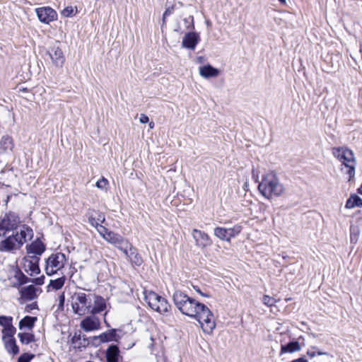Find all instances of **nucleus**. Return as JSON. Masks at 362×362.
<instances>
[{
  "label": "nucleus",
  "instance_id": "obj_50",
  "mask_svg": "<svg viewBox=\"0 0 362 362\" xmlns=\"http://www.w3.org/2000/svg\"><path fill=\"white\" fill-rule=\"evenodd\" d=\"M64 300H65L64 294V293H62L59 296V305L61 307H63Z\"/></svg>",
  "mask_w": 362,
  "mask_h": 362
},
{
  "label": "nucleus",
  "instance_id": "obj_15",
  "mask_svg": "<svg viewBox=\"0 0 362 362\" xmlns=\"http://www.w3.org/2000/svg\"><path fill=\"white\" fill-rule=\"evenodd\" d=\"M108 243L115 245L119 250H123L125 246H129L127 240H124V238L118 233L110 231L107 234L105 239Z\"/></svg>",
  "mask_w": 362,
  "mask_h": 362
},
{
  "label": "nucleus",
  "instance_id": "obj_37",
  "mask_svg": "<svg viewBox=\"0 0 362 362\" xmlns=\"http://www.w3.org/2000/svg\"><path fill=\"white\" fill-rule=\"evenodd\" d=\"M262 301L265 305L268 307L273 306L276 303V300L275 298L267 295H264L262 297Z\"/></svg>",
  "mask_w": 362,
  "mask_h": 362
},
{
  "label": "nucleus",
  "instance_id": "obj_33",
  "mask_svg": "<svg viewBox=\"0 0 362 362\" xmlns=\"http://www.w3.org/2000/svg\"><path fill=\"white\" fill-rule=\"evenodd\" d=\"M15 276L18 280V285L20 286L31 282L32 279L25 276L22 272L16 273Z\"/></svg>",
  "mask_w": 362,
  "mask_h": 362
},
{
  "label": "nucleus",
  "instance_id": "obj_35",
  "mask_svg": "<svg viewBox=\"0 0 362 362\" xmlns=\"http://www.w3.org/2000/svg\"><path fill=\"white\" fill-rule=\"evenodd\" d=\"M227 229L228 232L229 239L230 240L231 238L237 236L240 233L242 227L238 225H236L233 228H228Z\"/></svg>",
  "mask_w": 362,
  "mask_h": 362
},
{
  "label": "nucleus",
  "instance_id": "obj_58",
  "mask_svg": "<svg viewBox=\"0 0 362 362\" xmlns=\"http://www.w3.org/2000/svg\"><path fill=\"white\" fill-rule=\"evenodd\" d=\"M358 193L362 194V185L361 187L358 189Z\"/></svg>",
  "mask_w": 362,
  "mask_h": 362
},
{
  "label": "nucleus",
  "instance_id": "obj_11",
  "mask_svg": "<svg viewBox=\"0 0 362 362\" xmlns=\"http://www.w3.org/2000/svg\"><path fill=\"white\" fill-rule=\"evenodd\" d=\"M21 299L24 301L33 300L37 297V293L42 292L40 288H36L33 285L23 286L20 289Z\"/></svg>",
  "mask_w": 362,
  "mask_h": 362
},
{
  "label": "nucleus",
  "instance_id": "obj_21",
  "mask_svg": "<svg viewBox=\"0 0 362 362\" xmlns=\"http://www.w3.org/2000/svg\"><path fill=\"white\" fill-rule=\"evenodd\" d=\"M119 357V349L117 345L111 344L105 352L107 362H118Z\"/></svg>",
  "mask_w": 362,
  "mask_h": 362
},
{
  "label": "nucleus",
  "instance_id": "obj_36",
  "mask_svg": "<svg viewBox=\"0 0 362 362\" xmlns=\"http://www.w3.org/2000/svg\"><path fill=\"white\" fill-rule=\"evenodd\" d=\"M13 317L4 315L0 316V325L4 328L9 327L12 325Z\"/></svg>",
  "mask_w": 362,
  "mask_h": 362
},
{
  "label": "nucleus",
  "instance_id": "obj_7",
  "mask_svg": "<svg viewBox=\"0 0 362 362\" xmlns=\"http://www.w3.org/2000/svg\"><path fill=\"white\" fill-rule=\"evenodd\" d=\"M66 262V255L62 252L52 254L45 262V272L48 276H52L57 273L58 271L64 268Z\"/></svg>",
  "mask_w": 362,
  "mask_h": 362
},
{
  "label": "nucleus",
  "instance_id": "obj_6",
  "mask_svg": "<svg viewBox=\"0 0 362 362\" xmlns=\"http://www.w3.org/2000/svg\"><path fill=\"white\" fill-rule=\"evenodd\" d=\"M144 299L151 309L159 313L163 314L170 310V305L167 300L153 291H145Z\"/></svg>",
  "mask_w": 362,
  "mask_h": 362
},
{
  "label": "nucleus",
  "instance_id": "obj_17",
  "mask_svg": "<svg viewBox=\"0 0 362 362\" xmlns=\"http://www.w3.org/2000/svg\"><path fill=\"white\" fill-rule=\"evenodd\" d=\"M122 251L133 264L140 266L142 264V259L136 252V248L132 247L129 244V246H125Z\"/></svg>",
  "mask_w": 362,
  "mask_h": 362
},
{
  "label": "nucleus",
  "instance_id": "obj_51",
  "mask_svg": "<svg viewBox=\"0 0 362 362\" xmlns=\"http://www.w3.org/2000/svg\"><path fill=\"white\" fill-rule=\"evenodd\" d=\"M317 354L318 356H325V358H326V360L328 361V362H331V361L332 360L333 357L330 355H327V354L325 353H322V352H320L318 351L317 352Z\"/></svg>",
  "mask_w": 362,
  "mask_h": 362
},
{
  "label": "nucleus",
  "instance_id": "obj_41",
  "mask_svg": "<svg viewBox=\"0 0 362 362\" xmlns=\"http://www.w3.org/2000/svg\"><path fill=\"white\" fill-rule=\"evenodd\" d=\"M108 185V181L105 177L100 179L96 182L95 186L100 189H105Z\"/></svg>",
  "mask_w": 362,
  "mask_h": 362
},
{
  "label": "nucleus",
  "instance_id": "obj_46",
  "mask_svg": "<svg viewBox=\"0 0 362 362\" xmlns=\"http://www.w3.org/2000/svg\"><path fill=\"white\" fill-rule=\"evenodd\" d=\"M45 276H41L40 277L35 278L31 279V283L35 284L36 285H42L44 284Z\"/></svg>",
  "mask_w": 362,
  "mask_h": 362
},
{
  "label": "nucleus",
  "instance_id": "obj_32",
  "mask_svg": "<svg viewBox=\"0 0 362 362\" xmlns=\"http://www.w3.org/2000/svg\"><path fill=\"white\" fill-rule=\"evenodd\" d=\"M16 332V327L13 326V325H11L9 327H5L2 330L3 333V340L7 339L6 338H13V335L15 334Z\"/></svg>",
  "mask_w": 362,
  "mask_h": 362
},
{
  "label": "nucleus",
  "instance_id": "obj_24",
  "mask_svg": "<svg viewBox=\"0 0 362 362\" xmlns=\"http://www.w3.org/2000/svg\"><path fill=\"white\" fill-rule=\"evenodd\" d=\"M71 342L74 349L85 348L89 346L88 337H86L85 335L81 336V334H75L71 338Z\"/></svg>",
  "mask_w": 362,
  "mask_h": 362
},
{
  "label": "nucleus",
  "instance_id": "obj_56",
  "mask_svg": "<svg viewBox=\"0 0 362 362\" xmlns=\"http://www.w3.org/2000/svg\"><path fill=\"white\" fill-rule=\"evenodd\" d=\"M148 125H149L150 129H153L154 127V122H149Z\"/></svg>",
  "mask_w": 362,
  "mask_h": 362
},
{
  "label": "nucleus",
  "instance_id": "obj_59",
  "mask_svg": "<svg viewBox=\"0 0 362 362\" xmlns=\"http://www.w3.org/2000/svg\"><path fill=\"white\" fill-rule=\"evenodd\" d=\"M10 197V195H7L6 199H5L6 204H7V203L8 202Z\"/></svg>",
  "mask_w": 362,
  "mask_h": 362
},
{
  "label": "nucleus",
  "instance_id": "obj_9",
  "mask_svg": "<svg viewBox=\"0 0 362 362\" xmlns=\"http://www.w3.org/2000/svg\"><path fill=\"white\" fill-rule=\"evenodd\" d=\"M35 13L39 21L45 24H49L57 18V12L49 6L37 8Z\"/></svg>",
  "mask_w": 362,
  "mask_h": 362
},
{
  "label": "nucleus",
  "instance_id": "obj_55",
  "mask_svg": "<svg viewBox=\"0 0 362 362\" xmlns=\"http://www.w3.org/2000/svg\"><path fill=\"white\" fill-rule=\"evenodd\" d=\"M197 291L203 296H208V295L203 293L202 291H201L199 289H197Z\"/></svg>",
  "mask_w": 362,
  "mask_h": 362
},
{
  "label": "nucleus",
  "instance_id": "obj_40",
  "mask_svg": "<svg viewBox=\"0 0 362 362\" xmlns=\"http://www.w3.org/2000/svg\"><path fill=\"white\" fill-rule=\"evenodd\" d=\"M61 13L64 17H71L74 14V8L71 6H67L62 11Z\"/></svg>",
  "mask_w": 362,
  "mask_h": 362
},
{
  "label": "nucleus",
  "instance_id": "obj_19",
  "mask_svg": "<svg viewBox=\"0 0 362 362\" xmlns=\"http://www.w3.org/2000/svg\"><path fill=\"white\" fill-rule=\"evenodd\" d=\"M301 349V345L298 340L293 339L286 344H281L280 355L286 353H294L299 351Z\"/></svg>",
  "mask_w": 362,
  "mask_h": 362
},
{
  "label": "nucleus",
  "instance_id": "obj_25",
  "mask_svg": "<svg viewBox=\"0 0 362 362\" xmlns=\"http://www.w3.org/2000/svg\"><path fill=\"white\" fill-rule=\"evenodd\" d=\"M13 139L9 136H4L0 140V153H5L8 151H12L13 148Z\"/></svg>",
  "mask_w": 362,
  "mask_h": 362
},
{
  "label": "nucleus",
  "instance_id": "obj_34",
  "mask_svg": "<svg viewBox=\"0 0 362 362\" xmlns=\"http://www.w3.org/2000/svg\"><path fill=\"white\" fill-rule=\"evenodd\" d=\"M105 221V217L103 214H98V216L97 218L93 216H90L88 218V223L95 227V228H98L100 225L99 221L103 222Z\"/></svg>",
  "mask_w": 362,
  "mask_h": 362
},
{
  "label": "nucleus",
  "instance_id": "obj_48",
  "mask_svg": "<svg viewBox=\"0 0 362 362\" xmlns=\"http://www.w3.org/2000/svg\"><path fill=\"white\" fill-rule=\"evenodd\" d=\"M252 176L256 182H259V172L257 170L255 169L254 168L252 170Z\"/></svg>",
  "mask_w": 362,
  "mask_h": 362
},
{
  "label": "nucleus",
  "instance_id": "obj_23",
  "mask_svg": "<svg viewBox=\"0 0 362 362\" xmlns=\"http://www.w3.org/2000/svg\"><path fill=\"white\" fill-rule=\"evenodd\" d=\"M218 69L213 67L209 64L199 67V74L205 78L216 77L218 75Z\"/></svg>",
  "mask_w": 362,
  "mask_h": 362
},
{
  "label": "nucleus",
  "instance_id": "obj_29",
  "mask_svg": "<svg viewBox=\"0 0 362 362\" xmlns=\"http://www.w3.org/2000/svg\"><path fill=\"white\" fill-rule=\"evenodd\" d=\"M216 237L223 241L230 242L228 229L223 227H216L214 230Z\"/></svg>",
  "mask_w": 362,
  "mask_h": 362
},
{
  "label": "nucleus",
  "instance_id": "obj_44",
  "mask_svg": "<svg viewBox=\"0 0 362 362\" xmlns=\"http://www.w3.org/2000/svg\"><path fill=\"white\" fill-rule=\"evenodd\" d=\"M38 308V306H37V302H33L30 304H28L25 308V311L27 312V313H30L31 310H35V309H37Z\"/></svg>",
  "mask_w": 362,
  "mask_h": 362
},
{
  "label": "nucleus",
  "instance_id": "obj_13",
  "mask_svg": "<svg viewBox=\"0 0 362 362\" xmlns=\"http://www.w3.org/2000/svg\"><path fill=\"white\" fill-rule=\"evenodd\" d=\"M200 40L199 35L195 32L186 33L182 39V46L186 49L194 50Z\"/></svg>",
  "mask_w": 362,
  "mask_h": 362
},
{
  "label": "nucleus",
  "instance_id": "obj_30",
  "mask_svg": "<svg viewBox=\"0 0 362 362\" xmlns=\"http://www.w3.org/2000/svg\"><path fill=\"white\" fill-rule=\"evenodd\" d=\"M18 337L23 344H28L35 341V335L31 333H18Z\"/></svg>",
  "mask_w": 362,
  "mask_h": 362
},
{
  "label": "nucleus",
  "instance_id": "obj_43",
  "mask_svg": "<svg viewBox=\"0 0 362 362\" xmlns=\"http://www.w3.org/2000/svg\"><path fill=\"white\" fill-rule=\"evenodd\" d=\"M96 229H97L98 232L100 233V235L104 239H105V237L107 236V234L110 232V230H108L107 228H106L105 227L103 226L101 224H100L98 228H96Z\"/></svg>",
  "mask_w": 362,
  "mask_h": 362
},
{
  "label": "nucleus",
  "instance_id": "obj_54",
  "mask_svg": "<svg viewBox=\"0 0 362 362\" xmlns=\"http://www.w3.org/2000/svg\"><path fill=\"white\" fill-rule=\"evenodd\" d=\"M106 315H107V312L105 313L104 316L105 317V316H106ZM104 322H105V325H106V326H107V327H109L110 326V324H109V323L107 322V320H105V317L104 318Z\"/></svg>",
  "mask_w": 362,
  "mask_h": 362
},
{
  "label": "nucleus",
  "instance_id": "obj_16",
  "mask_svg": "<svg viewBox=\"0 0 362 362\" xmlns=\"http://www.w3.org/2000/svg\"><path fill=\"white\" fill-rule=\"evenodd\" d=\"M52 63L57 67H62L65 62V57L62 50L59 47H53L48 52Z\"/></svg>",
  "mask_w": 362,
  "mask_h": 362
},
{
  "label": "nucleus",
  "instance_id": "obj_45",
  "mask_svg": "<svg viewBox=\"0 0 362 362\" xmlns=\"http://www.w3.org/2000/svg\"><path fill=\"white\" fill-rule=\"evenodd\" d=\"M174 11V7L173 6H171V7H168L165 9L163 15V23L165 22V18L167 16L171 15L173 13Z\"/></svg>",
  "mask_w": 362,
  "mask_h": 362
},
{
  "label": "nucleus",
  "instance_id": "obj_4",
  "mask_svg": "<svg viewBox=\"0 0 362 362\" xmlns=\"http://www.w3.org/2000/svg\"><path fill=\"white\" fill-rule=\"evenodd\" d=\"M332 153L341 162V170L349 175V180H351L355 175V158L351 150L345 148H334Z\"/></svg>",
  "mask_w": 362,
  "mask_h": 362
},
{
  "label": "nucleus",
  "instance_id": "obj_10",
  "mask_svg": "<svg viewBox=\"0 0 362 362\" xmlns=\"http://www.w3.org/2000/svg\"><path fill=\"white\" fill-rule=\"evenodd\" d=\"M80 327L85 332L98 330L100 328V321L95 315L90 314L81 321Z\"/></svg>",
  "mask_w": 362,
  "mask_h": 362
},
{
  "label": "nucleus",
  "instance_id": "obj_8",
  "mask_svg": "<svg viewBox=\"0 0 362 362\" xmlns=\"http://www.w3.org/2000/svg\"><path fill=\"white\" fill-rule=\"evenodd\" d=\"M20 224V218L13 212L8 211L0 220V232L18 230L21 226Z\"/></svg>",
  "mask_w": 362,
  "mask_h": 362
},
{
  "label": "nucleus",
  "instance_id": "obj_52",
  "mask_svg": "<svg viewBox=\"0 0 362 362\" xmlns=\"http://www.w3.org/2000/svg\"><path fill=\"white\" fill-rule=\"evenodd\" d=\"M315 351L314 349L308 350L307 351V355L309 356L310 358H313L315 356Z\"/></svg>",
  "mask_w": 362,
  "mask_h": 362
},
{
  "label": "nucleus",
  "instance_id": "obj_1",
  "mask_svg": "<svg viewBox=\"0 0 362 362\" xmlns=\"http://www.w3.org/2000/svg\"><path fill=\"white\" fill-rule=\"evenodd\" d=\"M176 308L183 314L194 318L200 324L203 331L210 334L215 328L214 316L203 303L188 296L181 291H176L173 295Z\"/></svg>",
  "mask_w": 362,
  "mask_h": 362
},
{
  "label": "nucleus",
  "instance_id": "obj_38",
  "mask_svg": "<svg viewBox=\"0 0 362 362\" xmlns=\"http://www.w3.org/2000/svg\"><path fill=\"white\" fill-rule=\"evenodd\" d=\"M88 341L89 342V345L95 347H98L103 344V341H100V335L88 337Z\"/></svg>",
  "mask_w": 362,
  "mask_h": 362
},
{
  "label": "nucleus",
  "instance_id": "obj_53",
  "mask_svg": "<svg viewBox=\"0 0 362 362\" xmlns=\"http://www.w3.org/2000/svg\"><path fill=\"white\" fill-rule=\"evenodd\" d=\"M291 362H307V360L304 357H300L298 359H295Z\"/></svg>",
  "mask_w": 362,
  "mask_h": 362
},
{
  "label": "nucleus",
  "instance_id": "obj_12",
  "mask_svg": "<svg viewBox=\"0 0 362 362\" xmlns=\"http://www.w3.org/2000/svg\"><path fill=\"white\" fill-rule=\"evenodd\" d=\"M192 237L198 247L203 249L211 244V240L209 235L202 230L194 229L192 230Z\"/></svg>",
  "mask_w": 362,
  "mask_h": 362
},
{
  "label": "nucleus",
  "instance_id": "obj_57",
  "mask_svg": "<svg viewBox=\"0 0 362 362\" xmlns=\"http://www.w3.org/2000/svg\"><path fill=\"white\" fill-rule=\"evenodd\" d=\"M279 1L283 5H286V0H279Z\"/></svg>",
  "mask_w": 362,
  "mask_h": 362
},
{
  "label": "nucleus",
  "instance_id": "obj_47",
  "mask_svg": "<svg viewBox=\"0 0 362 362\" xmlns=\"http://www.w3.org/2000/svg\"><path fill=\"white\" fill-rule=\"evenodd\" d=\"M139 122L141 124H146L149 122V118L145 114H141L139 116Z\"/></svg>",
  "mask_w": 362,
  "mask_h": 362
},
{
  "label": "nucleus",
  "instance_id": "obj_26",
  "mask_svg": "<svg viewBox=\"0 0 362 362\" xmlns=\"http://www.w3.org/2000/svg\"><path fill=\"white\" fill-rule=\"evenodd\" d=\"M5 349L6 351L15 356L19 353V348L16 344V339L14 338H9L8 339L4 340Z\"/></svg>",
  "mask_w": 362,
  "mask_h": 362
},
{
  "label": "nucleus",
  "instance_id": "obj_42",
  "mask_svg": "<svg viewBox=\"0 0 362 362\" xmlns=\"http://www.w3.org/2000/svg\"><path fill=\"white\" fill-rule=\"evenodd\" d=\"M34 357L32 354H23L18 358V362H30V361Z\"/></svg>",
  "mask_w": 362,
  "mask_h": 362
},
{
  "label": "nucleus",
  "instance_id": "obj_27",
  "mask_svg": "<svg viewBox=\"0 0 362 362\" xmlns=\"http://www.w3.org/2000/svg\"><path fill=\"white\" fill-rule=\"evenodd\" d=\"M36 320V317L25 316L20 320L19 329H22L23 328H28L29 330H31L33 328Z\"/></svg>",
  "mask_w": 362,
  "mask_h": 362
},
{
  "label": "nucleus",
  "instance_id": "obj_3",
  "mask_svg": "<svg viewBox=\"0 0 362 362\" xmlns=\"http://www.w3.org/2000/svg\"><path fill=\"white\" fill-rule=\"evenodd\" d=\"M258 189L267 199L280 196L284 191V185L280 182L276 174L272 171L262 176L259 182Z\"/></svg>",
  "mask_w": 362,
  "mask_h": 362
},
{
  "label": "nucleus",
  "instance_id": "obj_14",
  "mask_svg": "<svg viewBox=\"0 0 362 362\" xmlns=\"http://www.w3.org/2000/svg\"><path fill=\"white\" fill-rule=\"evenodd\" d=\"M29 258L30 259L25 258V271L30 276L39 274L40 272L38 264L40 258L37 256H30Z\"/></svg>",
  "mask_w": 362,
  "mask_h": 362
},
{
  "label": "nucleus",
  "instance_id": "obj_39",
  "mask_svg": "<svg viewBox=\"0 0 362 362\" xmlns=\"http://www.w3.org/2000/svg\"><path fill=\"white\" fill-rule=\"evenodd\" d=\"M183 21L185 23L186 29L193 30L194 28V18L192 16H189L187 18H185Z\"/></svg>",
  "mask_w": 362,
  "mask_h": 362
},
{
  "label": "nucleus",
  "instance_id": "obj_49",
  "mask_svg": "<svg viewBox=\"0 0 362 362\" xmlns=\"http://www.w3.org/2000/svg\"><path fill=\"white\" fill-rule=\"evenodd\" d=\"M350 238H351V242L352 243H356L357 242V240H358L357 234L356 233H354L352 228H351V236H350Z\"/></svg>",
  "mask_w": 362,
  "mask_h": 362
},
{
  "label": "nucleus",
  "instance_id": "obj_18",
  "mask_svg": "<svg viewBox=\"0 0 362 362\" xmlns=\"http://www.w3.org/2000/svg\"><path fill=\"white\" fill-rule=\"evenodd\" d=\"M93 307L91 306L90 309V314L96 315L98 314L103 310H105L107 308L106 300L105 299L100 296L94 295L93 296Z\"/></svg>",
  "mask_w": 362,
  "mask_h": 362
},
{
  "label": "nucleus",
  "instance_id": "obj_20",
  "mask_svg": "<svg viewBox=\"0 0 362 362\" xmlns=\"http://www.w3.org/2000/svg\"><path fill=\"white\" fill-rule=\"evenodd\" d=\"M27 252L33 256L41 255L45 250V245L40 240H36L26 245Z\"/></svg>",
  "mask_w": 362,
  "mask_h": 362
},
{
  "label": "nucleus",
  "instance_id": "obj_2",
  "mask_svg": "<svg viewBox=\"0 0 362 362\" xmlns=\"http://www.w3.org/2000/svg\"><path fill=\"white\" fill-rule=\"evenodd\" d=\"M33 236V230L25 225H22L18 230L0 232V251L19 250Z\"/></svg>",
  "mask_w": 362,
  "mask_h": 362
},
{
  "label": "nucleus",
  "instance_id": "obj_28",
  "mask_svg": "<svg viewBox=\"0 0 362 362\" xmlns=\"http://www.w3.org/2000/svg\"><path fill=\"white\" fill-rule=\"evenodd\" d=\"M362 199L356 194H352L347 199L346 203V208L353 209L354 207H361Z\"/></svg>",
  "mask_w": 362,
  "mask_h": 362
},
{
  "label": "nucleus",
  "instance_id": "obj_31",
  "mask_svg": "<svg viewBox=\"0 0 362 362\" xmlns=\"http://www.w3.org/2000/svg\"><path fill=\"white\" fill-rule=\"evenodd\" d=\"M65 277L62 276L54 280H50L49 284V287H52L53 289L59 290L60 289L64 284Z\"/></svg>",
  "mask_w": 362,
  "mask_h": 362
},
{
  "label": "nucleus",
  "instance_id": "obj_5",
  "mask_svg": "<svg viewBox=\"0 0 362 362\" xmlns=\"http://www.w3.org/2000/svg\"><path fill=\"white\" fill-rule=\"evenodd\" d=\"M71 307L75 314L85 315L90 313L91 308V295L83 292H76L71 297Z\"/></svg>",
  "mask_w": 362,
  "mask_h": 362
},
{
  "label": "nucleus",
  "instance_id": "obj_22",
  "mask_svg": "<svg viewBox=\"0 0 362 362\" xmlns=\"http://www.w3.org/2000/svg\"><path fill=\"white\" fill-rule=\"evenodd\" d=\"M119 338L120 337L117 334V329H110L100 334V341H103V343L110 341L118 342Z\"/></svg>",
  "mask_w": 362,
  "mask_h": 362
}]
</instances>
